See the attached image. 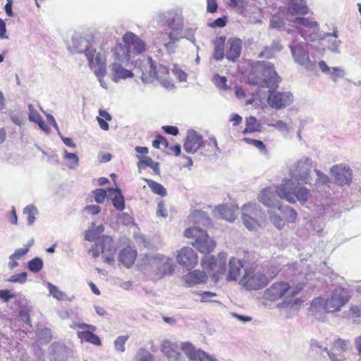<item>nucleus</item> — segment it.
<instances>
[{
    "mask_svg": "<svg viewBox=\"0 0 361 361\" xmlns=\"http://www.w3.org/2000/svg\"><path fill=\"white\" fill-rule=\"evenodd\" d=\"M137 251L131 246L123 248L118 255V261L126 267L130 268L137 258Z\"/></svg>",
    "mask_w": 361,
    "mask_h": 361,
    "instance_id": "22",
    "label": "nucleus"
},
{
    "mask_svg": "<svg viewBox=\"0 0 361 361\" xmlns=\"http://www.w3.org/2000/svg\"><path fill=\"white\" fill-rule=\"evenodd\" d=\"M143 180L147 183L149 188L154 194L159 195L161 197L166 195V190L161 184L149 178H143Z\"/></svg>",
    "mask_w": 361,
    "mask_h": 361,
    "instance_id": "36",
    "label": "nucleus"
},
{
    "mask_svg": "<svg viewBox=\"0 0 361 361\" xmlns=\"http://www.w3.org/2000/svg\"><path fill=\"white\" fill-rule=\"evenodd\" d=\"M161 128L165 133L174 136L177 135L179 133L178 128L173 126H164Z\"/></svg>",
    "mask_w": 361,
    "mask_h": 361,
    "instance_id": "56",
    "label": "nucleus"
},
{
    "mask_svg": "<svg viewBox=\"0 0 361 361\" xmlns=\"http://www.w3.org/2000/svg\"><path fill=\"white\" fill-rule=\"evenodd\" d=\"M104 228L102 225L95 226H93L91 228L87 230L85 233V240L89 242H92L99 240V235L104 232Z\"/></svg>",
    "mask_w": 361,
    "mask_h": 361,
    "instance_id": "35",
    "label": "nucleus"
},
{
    "mask_svg": "<svg viewBox=\"0 0 361 361\" xmlns=\"http://www.w3.org/2000/svg\"><path fill=\"white\" fill-rule=\"evenodd\" d=\"M312 304L323 305L326 312H335L338 310V295L336 292H333L331 297L326 300L322 298H317L313 300Z\"/></svg>",
    "mask_w": 361,
    "mask_h": 361,
    "instance_id": "19",
    "label": "nucleus"
},
{
    "mask_svg": "<svg viewBox=\"0 0 361 361\" xmlns=\"http://www.w3.org/2000/svg\"><path fill=\"white\" fill-rule=\"evenodd\" d=\"M270 219L272 224L278 228H281L285 225L283 219L275 213L270 215Z\"/></svg>",
    "mask_w": 361,
    "mask_h": 361,
    "instance_id": "52",
    "label": "nucleus"
},
{
    "mask_svg": "<svg viewBox=\"0 0 361 361\" xmlns=\"http://www.w3.org/2000/svg\"><path fill=\"white\" fill-rule=\"evenodd\" d=\"M275 56V53L272 51L268 46L264 47L263 50L259 54V58L272 59Z\"/></svg>",
    "mask_w": 361,
    "mask_h": 361,
    "instance_id": "54",
    "label": "nucleus"
},
{
    "mask_svg": "<svg viewBox=\"0 0 361 361\" xmlns=\"http://www.w3.org/2000/svg\"><path fill=\"white\" fill-rule=\"evenodd\" d=\"M227 255L221 252L217 257L213 255L205 256L202 258L201 264L204 269L209 274L212 280L216 283L226 272Z\"/></svg>",
    "mask_w": 361,
    "mask_h": 361,
    "instance_id": "5",
    "label": "nucleus"
},
{
    "mask_svg": "<svg viewBox=\"0 0 361 361\" xmlns=\"http://www.w3.org/2000/svg\"><path fill=\"white\" fill-rule=\"evenodd\" d=\"M80 329L87 328V331H82L78 332V337L82 342H87L94 345H101L102 341L98 336L93 332L96 331L97 328L94 325L82 323L78 325Z\"/></svg>",
    "mask_w": 361,
    "mask_h": 361,
    "instance_id": "15",
    "label": "nucleus"
},
{
    "mask_svg": "<svg viewBox=\"0 0 361 361\" xmlns=\"http://www.w3.org/2000/svg\"><path fill=\"white\" fill-rule=\"evenodd\" d=\"M268 283L267 276L261 272L256 271L252 267L245 269L244 275L240 280V284L249 290L262 289Z\"/></svg>",
    "mask_w": 361,
    "mask_h": 361,
    "instance_id": "7",
    "label": "nucleus"
},
{
    "mask_svg": "<svg viewBox=\"0 0 361 361\" xmlns=\"http://www.w3.org/2000/svg\"><path fill=\"white\" fill-rule=\"evenodd\" d=\"M242 219L245 226L249 230H255L259 226L257 221L251 216L250 214L244 212Z\"/></svg>",
    "mask_w": 361,
    "mask_h": 361,
    "instance_id": "38",
    "label": "nucleus"
},
{
    "mask_svg": "<svg viewBox=\"0 0 361 361\" xmlns=\"http://www.w3.org/2000/svg\"><path fill=\"white\" fill-rule=\"evenodd\" d=\"M288 9L291 15H306L309 12L305 0H290Z\"/></svg>",
    "mask_w": 361,
    "mask_h": 361,
    "instance_id": "25",
    "label": "nucleus"
},
{
    "mask_svg": "<svg viewBox=\"0 0 361 361\" xmlns=\"http://www.w3.org/2000/svg\"><path fill=\"white\" fill-rule=\"evenodd\" d=\"M238 209V208L223 204L216 207L215 210L221 219L228 221H233L236 218Z\"/></svg>",
    "mask_w": 361,
    "mask_h": 361,
    "instance_id": "26",
    "label": "nucleus"
},
{
    "mask_svg": "<svg viewBox=\"0 0 361 361\" xmlns=\"http://www.w3.org/2000/svg\"><path fill=\"white\" fill-rule=\"evenodd\" d=\"M28 109H29L28 118L30 121L36 123V122H38L42 118V116L38 113V111L34 108L32 104L28 105Z\"/></svg>",
    "mask_w": 361,
    "mask_h": 361,
    "instance_id": "50",
    "label": "nucleus"
},
{
    "mask_svg": "<svg viewBox=\"0 0 361 361\" xmlns=\"http://www.w3.org/2000/svg\"><path fill=\"white\" fill-rule=\"evenodd\" d=\"M162 270L164 271V275L172 274L174 271V267L173 265L170 263H165L162 266Z\"/></svg>",
    "mask_w": 361,
    "mask_h": 361,
    "instance_id": "63",
    "label": "nucleus"
},
{
    "mask_svg": "<svg viewBox=\"0 0 361 361\" xmlns=\"http://www.w3.org/2000/svg\"><path fill=\"white\" fill-rule=\"evenodd\" d=\"M85 54L88 60L89 66L102 82V79L106 73V59L101 53L96 54L94 49L87 47ZM102 85V84L101 83Z\"/></svg>",
    "mask_w": 361,
    "mask_h": 361,
    "instance_id": "9",
    "label": "nucleus"
},
{
    "mask_svg": "<svg viewBox=\"0 0 361 361\" xmlns=\"http://www.w3.org/2000/svg\"><path fill=\"white\" fill-rule=\"evenodd\" d=\"M112 74L114 77V80L117 82L119 79H126L128 78H131L133 76V73L128 70L124 68L121 64L119 63H114L112 65Z\"/></svg>",
    "mask_w": 361,
    "mask_h": 361,
    "instance_id": "31",
    "label": "nucleus"
},
{
    "mask_svg": "<svg viewBox=\"0 0 361 361\" xmlns=\"http://www.w3.org/2000/svg\"><path fill=\"white\" fill-rule=\"evenodd\" d=\"M190 220L198 226L188 228L184 231V237L194 239L192 245L200 253L209 254L216 246L215 240L211 238L207 232L200 226L207 228L212 224V221L205 212L194 211L190 216Z\"/></svg>",
    "mask_w": 361,
    "mask_h": 361,
    "instance_id": "1",
    "label": "nucleus"
},
{
    "mask_svg": "<svg viewBox=\"0 0 361 361\" xmlns=\"http://www.w3.org/2000/svg\"><path fill=\"white\" fill-rule=\"evenodd\" d=\"M228 47L226 51V58L229 61H235L240 56L242 51V41L239 38L230 39L228 41Z\"/></svg>",
    "mask_w": 361,
    "mask_h": 361,
    "instance_id": "24",
    "label": "nucleus"
},
{
    "mask_svg": "<svg viewBox=\"0 0 361 361\" xmlns=\"http://www.w3.org/2000/svg\"><path fill=\"white\" fill-rule=\"evenodd\" d=\"M24 214L27 215L29 225H32L35 221V216L37 214V208L34 205H28L24 209Z\"/></svg>",
    "mask_w": 361,
    "mask_h": 361,
    "instance_id": "42",
    "label": "nucleus"
},
{
    "mask_svg": "<svg viewBox=\"0 0 361 361\" xmlns=\"http://www.w3.org/2000/svg\"><path fill=\"white\" fill-rule=\"evenodd\" d=\"M350 298V291L348 288L341 287V282L340 281V307L346 304Z\"/></svg>",
    "mask_w": 361,
    "mask_h": 361,
    "instance_id": "44",
    "label": "nucleus"
},
{
    "mask_svg": "<svg viewBox=\"0 0 361 361\" xmlns=\"http://www.w3.org/2000/svg\"><path fill=\"white\" fill-rule=\"evenodd\" d=\"M207 276L204 271L199 269L188 272L183 276L185 284L188 286H194L198 284L206 283Z\"/></svg>",
    "mask_w": 361,
    "mask_h": 361,
    "instance_id": "18",
    "label": "nucleus"
},
{
    "mask_svg": "<svg viewBox=\"0 0 361 361\" xmlns=\"http://www.w3.org/2000/svg\"><path fill=\"white\" fill-rule=\"evenodd\" d=\"M300 35L306 40L315 41L319 32V24L311 18L296 17L292 20Z\"/></svg>",
    "mask_w": 361,
    "mask_h": 361,
    "instance_id": "8",
    "label": "nucleus"
},
{
    "mask_svg": "<svg viewBox=\"0 0 361 361\" xmlns=\"http://www.w3.org/2000/svg\"><path fill=\"white\" fill-rule=\"evenodd\" d=\"M181 349L190 361H215L204 351L197 350L195 346L189 342L183 343L181 344Z\"/></svg>",
    "mask_w": 361,
    "mask_h": 361,
    "instance_id": "14",
    "label": "nucleus"
},
{
    "mask_svg": "<svg viewBox=\"0 0 361 361\" xmlns=\"http://www.w3.org/2000/svg\"><path fill=\"white\" fill-rule=\"evenodd\" d=\"M43 261L39 257H35L28 262V269L33 273L39 272L43 267Z\"/></svg>",
    "mask_w": 361,
    "mask_h": 361,
    "instance_id": "41",
    "label": "nucleus"
},
{
    "mask_svg": "<svg viewBox=\"0 0 361 361\" xmlns=\"http://www.w3.org/2000/svg\"><path fill=\"white\" fill-rule=\"evenodd\" d=\"M157 214L162 217H166L167 216L166 209L164 207V203L161 202L158 204Z\"/></svg>",
    "mask_w": 361,
    "mask_h": 361,
    "instance_id": "64",
    "label": "nucleus"
},
{
    "mask_svg": "<svg viewBox=\"0 0 361 361\" xmlns=\"http://www.w3.org/2000/svg\"><path fill=\"white\" fill-rule=\"evenodd\" d=\"M349 314L353 317H361V305L359 306H353L350 310Z\"/></svg>",
    "mask_w": 361,
    "mask_h": 361,
    "instance_id": "62",
    "label": "nucleus"
},
{
    "mask_svg": "<svg viewBox=\"0 0 361 361\" xmlns=\"http://www.w3.org/2000/svg\"><path fill=\"white\" fill-rule=\"evenodd\" d=\"M96 202L100 204L104 202L106 197V192L105 190L98 188L92 192Z\"/></svg>",
    "mask_w": 361,
    "mask_h": 361,
    "instance_id": "49",
    "label": "nucleus"
},
{
    "mask_svg": "<svg viewBox=\"0 0 361 361\" xmlns=\"http://www.w3.org/2000/svg\"><path fill=\"white\" fill-rule=\"evenodd\" d=\"M161 145L163 146V149H167L169 147V142L164 136L161 135H156L155 139L152 142V146L154 148L159 149L161 148Z\"/></svg>",
    "mask_w": 361,
    "mask_h": 361,
    "instance_id": "45",
    "label": "nucleus"
},
{
    "mask_svg": "<svg viewBox=\"0 0 361 361\" xmlns=\"http://www.w3.org/2000/svg\"><path fill=\"white\" fill-rule=\"evenodd\" d=\"M137 157L139 159L137 162V166L139 169L149 166L156 174L160 175L159 164L158 162L153 161L150 157L140 156L137 154Z\"/></svg>",
    "mask_w": 361,
    "mask_h": 361,
    "instance_id": "28",
    "label": "nucleus"
},
{
    "mask_svg": "<svg viewBox=\"0 0 361 361\" xmlns=\"http://www.w3.org/2000/svg\"><path fill=\"white\" fill-rule=\"evenodd\" d=\"M116 248L112 237L102 235L94 245L90 249L89 253L94 259L102 255L103 260L106 264H113Z\"/></svg>",
    "mask_w": 361,
    "mask_h": 361,
    "instance_id": "6",
    "label": "nucleus"
},
{
    "mask_svg": "<svg viewBox=\"0 0 361 361\" xmlns=\"http://www.w3.org/2000/svg\"><path fill=\"white\" fill-rule=\"evenodd\" d=\"M276 194L281 199H284L290 203H295L298 200L300 203H305L310 196L308 189L305 187L298 188L294 185L291 180H284L276 188Z\"/></svg>",
    "mask_w": 361,
    "mask_h": 361,
    "instance_id": "4",
    "label": "nucleus"
},
{
    "mask_svg": "<svg viewBox=\"0 0 361 361\" xmlns=\"http://www.w3.org/2000/svg\"><path fill=\"white\" fill-rule=\"evenodd\" d=\"M245 126V128L243 130V134L261 131L262 125L255 116L247 117Z\"/></svg>",
    "mask_w": 361,
    "mask_h": 361,
    "instance_id": "33",
    "label": "nucleus"
},
{
    "mask_svg": "<svg viewBox=\"0 0 361 361\" xmlns=\"http://www.w3.org/2000/svg\"><path fill=\"white\" fill-rule=\"evenodd\" d=\"M258 200L267 207H274L276 205V195L269 188L262 190L258 196Z\"/></svg>",
    "mask_w": 361,
    "mask_h": 361,
    "instance_id": "29",
    "label": "nucleus"
},
{
    "mask_svg": "<svg viewBox=\"0 0 361 361\" xmlns=\"http://www.w3.org/2000/svg\"><path fill=\"white\" fill-rule=\"evenodd\" d=\"M293 102V96L290 92L269 91L267 103L276 109H284Z\"/></svg>",
    "mask_w": 361,
    "mask_h": 361,
    "instance_id": "10",
    "label": "nucleus"
},
{
    "mask_svg": "<svg viewBox=\"0 0 361 361\" xmlns=\"http://www.w3.org/2000/svg\"><path fill=\"white\" fill-rule=\"evenodd\" d=\"M27 280V274L26 272H22L20 274H17L11 276L8 281L12 283H24Z\"/></svg>",
    "mask_w": 361,
    "mask_h": 361,
    "instance_id": "51",
    "label": "nucleus"
},
{
    "mask_svg": "<svg viewBox=\"0 0 361 361\" xmlns=\"http://www.w3.org/2000/svg\"><path fill=\"white\" fill-rule=\"evenodd\" d=\"M302 288L299 286L291 287L287 281H279L272 283L264 293L267 300L275 302L282 300L284 305H296L298 300L293 298L299 294Z\"/></svg>",
    "mask_w": 361,
    "mask_h": 361,
    "instance_id": "2",
    "label": "nucleus"
},
{
    "mask_svg": "<svg viewBox=\"0 0 361 361\" xmlns=\"http://www.w3.org/2000/svg\"><path fill=\"white\" fill-rule=\"evenodd\" d=\"M155 69V62L152 58L148 57L147 61L139 68L141 79L145 83L154 82L156 76Z\"/></svg>",
    "mask_w": 361,
    "mask_h": 361,
    "instance_id": "17",
    "label": "nucleus"
},
{
    "mask_svg": "<svg viewBox=\"0 0 361 361\" xmlns=\"http://www.w3.org/2000/svg\"><path fill=\"white\" fill-rule=\"evenodd\" d=\"M109 192H111V195L112 197V203L114 207L120 212H122L125 209L124 197L119 189L110 188Z\"/></svg>",
    "mask_w": 361,
    "mask_h": 361,
    "instance_id": "32",
    "label": "nucleus"
},
{
    "mask_svg": "<svg viewBox=\"0 0 361 361\" xmlns=\"http://www.w3.org/2000/svg\"><path fill=\"white\" fill-rule=\"evenodd\" d=\"M244 141L246 143H247V144H250V145H252L255 146V147L259 149L261 152H267V147H266L265 145L261 140H255V139H252V138H248V137H245L244 138Z\"/></svg>",
    "mask_w": 361,
    "mask_h": 361,
    "instance_id": "48",
    "label": "nucleus"
},
{
    "mask_svg": "<svg viewBox=\"0 0 361 361\" xmlns=\"http://www.w3.org/2000/svg\"><path fill=\"white\" fill-rule=\"evenodd\" d=\"M207 11L209 13H215L217 10L218 5L216 0H207Z\"/></svg>",
    "mask_w": 361,
    "mask_h": 361,
    "instance_id": "59",
    "label": "nucleus"
},
{
    "mask_svg": "<svg viewBox=\"0 0 361 361\" xmlns=\"http://www.w3.org/2000/svg\"><path fill=\"white\" fill-rule=\"evenodd\" d=\"M201 296L200 301L202 302H207L211 301L210 298L216 295L215 293L209 292V291H204L199 294Z\"/></svg>",
    "mask_w": 361,
    "mask_h": 361,
    "instance_id": "58",
    "label": "nucleus"
},
{
    "mask_svg": "<svg viewBox=\"0 0 361 361\" xmlns=\"http://www.w3.org/2000/svg\"><path fill=\"white\" fill-rule=\"evenodd\" d=\"M269 49L274 51L275 54L276 52H279L283 49V46L281 44L280 41L274 40L272 42L270 46H268Z\"/></svg>",
    "mask_w": 361,
    "mask_h": 361,
    "instance_id": "61",
    "label": "nucleus"
},
{
    "mask_svg": "<svg viewBox=\"0 0 361 361\" xmlns=\"http://www.w3.org/2000/svg\"><path fill=\"white\" fill-rule=\"evenodd\" d=\"M307 47V44H299L290 47L292 55L297 63L302 65L309 61V53Z\"/></svg>",
    "mask_w": 361,
    "mask_h": 361,
    "instance_id": "23",
    "label": "nucleus"
},
{
    "mask_svg": "<svg viewBox=\"0 0 361 361\" xmlns=\"http://www.w3.org/2000/svg\"><path fill=\"white\" fill-rule=\"evenodd\" d=\"M49 293L57 300H63L66 298V294L61 291L56 286L49 283Z\"/></svg>",
    "mask_w": 361,
    "mask_h": 361,
    "instance_id": "47",
    "label": "nucleus"
},
{
    "mask_svg": "<svg viewBox=\"0 0 361 361\" xmlns=\"http://www.w3.org/2000/svg\"><path fill=\"white\" fill-rule=\"evenodd\" d=\"M312 165L308 159L300 160L294 166L292 177L298 181L307 183L311 171Z\"/></svg>",
    "mask_w": 361,
    "mask_h": 361,
    "instance_id": "13",
    "label": "nucleus"
},
{
    "mask_svg": "<svg viewBox=\"0 0 361 361\" xmlns=\"http://www.w3.org/2000/svg\"><path fill=\"white\" fill-rule=\"evenodd\" d=\"M129 336H120L114 341V347L116 351L123 353L126 350L125 344L128 340Z\"/></svg>",
    "mask_w": 361,
    "mask_h": 361,
    "instance_id": "43",
    "label": "nucleus"
},
{
    "mask_svg": "<svg viewBox=\"0 0 361 361\" xmlns=\"http://www.w3.org/2000/svg\"><path fill=\"white\" fill-rule=\"evenodd\" d=\"M179 30H180L181 28L176 29L174 32H171L169 34V37L171 40V42L165 44V47L166 48H169L171 44L174 43V42L179 38L180 34Z\"/></svg>",
    "mask_w": 361,
    "mask_h": 361,
    "instance_id": "57",
    "label": "nucleus"
},
{
    "mask_svg": "<svg viewBox=\"0 0 361 361\" xmlns=\"http://www.w3.org/2000/svg\"><path fill=\"white\" fill-rule=\"evenodd\" d=\"M278 209L283 214L285 221L290 223H293L296 221L298 214L293 209L289 207H283L281 205H279Z\"/></svg>",
    "mask_w": 361,
    "mask_h": 361,
    "instance_id": "37",
    "label": "nucleus"
},
{
    "mask_svg": "<svg viewBox=\"0 0 361 361\" xmlns=\"http://www.w3.org/2000/svg\"><path fill=\"white\" fill-rule=\"evenodd\" d=\"M63 157L68 162L69 168H74L78 164V157L74 153L65 150Z\"/></svg>",
    "mask_w": 361,
    "mask_h": 361,
    "instance_id": "46",
    "label": "nucleus"
},
{
    "mask_svg": "<svg viewBox=\"0 0 361 361\" xmlns=\"http://www.w3.org/2000/svg\"><path fill=\"white\" fill-rule=\"evenodd\" d=\"M225 37H217L214 42V51L213 56L216 60H221L224 57Z\"/></svg>",
    "mask_w": 361,
    "mask_h": 361,
    "instance_id": "34",
    "label": "nucleus"
},
{
    "mask_svg": "<svg viewBox=\"0 0 361 361\" xmlns=\"http://www.w3.org/2000/svg\"><path fill=\"white\" fill-rule=\"evenodd\" d=\"M123 41L126 48V56L128 60L131 54H140L145 51V42L133 32H126L123 36Z\"/></svg>",
    "mask_w": 361,
    "mask_h": 361,
    "instance_id": "11",
    "label": "nucleus"
},
{
    "mask_svg": "<svg viewBox=\"0 0 361 361\" xmlns=\"http://www.w3.org/2000/svg\"><path fill=\"white\" fill-rule=\"evenodd\" d=\"M85 210L92 215L98 214L101 212V208L97 205H87L85 207Z\"/></svg>",
    "mask_w": 361,
    "mask_h": 361,
    "instance_id": "60",
    "label": "nucleus"
},
{
    "mask_svg": "<svg viewBox=\"0 0 361 361\" xmlns=\"http://www.w3.org/2000/svg\"><path fill=\"white\" fill-rule=\"evenodd\" d=\"M243 267L244 263L242 260L234 257H231L228 262V271L226 274V280L228 281H236L240 276Z\"/></svg>",
    "mask_w": 361,
    "mask_h": 361,
    "instance_id": "21",
    "label": "nucleus"
},
{
    "mask_svg": "<svg viewBox=\"0 0 361 361\" xmlns=\"http://www.w3.org/2000/svg\"><path fill=\"white\" fill-rule=\"evenodd\" d=\"M176 259L179 265L188 269L194 268L198 264L197 252L189 246H184L178 250Z\"/></svg>",
    "mask_w": 361,
    "mask_h": 361,
    "instance_id": "12",
    "label": "nucleus"
},
{
    "mask_svg": "<svg viewBox=\"0 0 361 361\" xmlns=\"http://www.w3.org/2000/svg\"><path fill=\"white\" fill-rule=\"evenodd\" d=\"M155 73V80L162 81L166 79L169 73V69L168 67L159 64L158 66H156Z\"/></svg>",
    "mask_w": 361,
    "mask_h": 361,
    "instance_id": "40",
    "label": "nucleus"
},
{
    "mask_svg": "<svg viewBox=\"0 0 361 361\" xmlns=\"http://www.w3.org/2000/svg\"><path fill=\"white\" fill-rule=\"evenodd\" d=\"M16 295L11 293L10 290L5 289L0 290V298L4 302H8L12 298H15Z\"/></svg>",
    "mask_w": 361,
    "mask_h": 361,
    "instance_id": "53",
    "label": "nucleus"
},
{
    "mask_svg": "<svg viewBox=\"0 0 361 361\" xmlns=\"http://www.w3.org/2000/svg\"><path fill=\"white\" fill-rule=\"evenodd\" d=\"M202 137L195 130H191L188 133L186 136L183 148L188 153H195L201 147H204Z\"/></svg>",
    "mask_w": 361,
    "mask_h": 361,
    "instance_id": "16",
    "label": "nucleus"
},
{
    "mask_svg": "<svg viewBox=\"0 0 361 361\" xmlns=\"http://www.w3.org/2000/svg\"><path fill=\"white\" fill-rule=\"evenodd\" d=\"M353 180V171L346 164H340V186L350 185Z\"/></svg>",
    "mask_w": 361,
    "mask_h": 361,
    "instance_id": "30",
    "label": "nucleus"
},
{
    "mask_svg": "<svg viewBox=\"0 0 361 361\" xmlns=\"http://www.w3.org/2000/svg\"><path fill=\"white\" fill-rule=\"evenodd\" d=\"M250 81L252 84L262 87H277L281 82L273 63L267 61H258L257 70L250 74Z\"/></svg>",
    "mask_w": 361,
    "mask_h": 361,
    "instance_id": "3",
    "label": "nucleus"
},
{
    "mask_svg": "<svg viewBox=\"0 0 361 361\" xmlns=\"http://www.w3.org/2000/svg\"><path fill=\"white\" fill-rule=\"evenodd\" d=\"M161 351L172 361H182L183 356L178 351V346L176 343H173L169 341H164L161 345Z\"/></svg>",
    "mask_w": 361,
    "mask_h": 361,
    "instance_id": "20",
    "label": "nucleus"
},
{
    "mask_svg": "<svg viewBox=\"0 0 361 361\" xmlns=\"http://www.w3.org/2000/svg\"><path fill=\"white\" fill-rule=\"evenodd\" d=\"M135 361H154V359L152 354L147 350L140 348L135 355Z\"/></svg>",
    "mask_w": 361,
    "mask_h": 361,
    "instance_id": "39",
    "label": "nucleus"
},
{
    "mask_svg": "<svg viewBox=\"0 0 361 361\" xmlns=\"http://www.w3.org/2000/svg\"><path fill=\"white\" fill-rule=\"evenodd\" d=\"M227 22V18L226 16L222 18H219L216 19L214 22L210 24V26L212 27H223L226 26Z\"/></svg>",
    "mask_w": 361,
    "mask_h": 361,
    "instance_id": "55",
    "label": "nucleus"
},
{
    "mask_svg": "<svg viewBox=\"0 0 361 361\" xmlns=\"http://www.w3.org/2000/svg\"><path fill=\"white\" fill-rule=\"evenodd\" d=\"M33 242L25 245L22 248L17 249L13 254L10 256L11 262L8 263V267L11 269L18 267V264L16 262L17 259H20L24 257L26 254L29 252L30 247L32 245Z\"/></svg>",
    "mask_w": 361,
    "mask_h": 361,
    "instance_id": "27",
    "label": "nucleus"
}]
</instances>
